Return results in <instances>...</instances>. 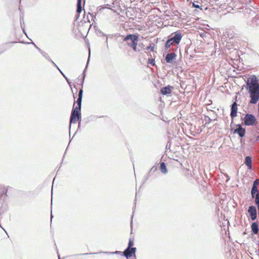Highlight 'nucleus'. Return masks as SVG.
I'll return each instance as SVG.
<instances>
[{
	"mask_svg": "<svg viewBox=\"0 0 259 259\" xmlns=\"http://www.w3.org/2000/svg\"><path fill=\"white\" fill-rule=\"evenodd\" d=\"M154 59H151L149 60V63L151 64L152 65L154 66L155 65L154 63Z\"/></svg>",
	"mask_w": 259,
	"mask_h": 259,
	"instance_id": "cd10ccee",
	"label": "nucleus"
},
{
	"mask_svg": "<svg viewBox=\"0 0 259 259\" xmlns=\"http://www.w3.org/2000/svg\"><path fill=\"white\" fill-rule=\"evenodd\" d=\"M81 118V110L73 108L70 118V126H71V123H75L77 121H79V127L80 124Z\"/></svg>",
	"mask_w": 259,
	"mask_h": 259,
	"instance_id": "7ed1b4c3",
	"label": "nucleus"
},
{
	"mask_svg": "<svg viewBox=\"0 0 259 259\" xmlns=\"http://www.w3.org/2000/svg\"><path fill=\"white\" fill-rule=\"evenodd\" d=\"M243 120L244 124L246 126L254 125L257 124L256 119L252 114H246Z\"/></svg>",
	"mask_w": 259,
	"mask_h": 259,
	"instance_id": "20e7f679",
	"label": "nucleus"
},
{
	"mask_svg": "<svg viewBox=\"0 0 259 259\" xmlns=\"http://www.w3.org/2000/svg\"><path fill=\"white\" fill-rule=\"evenodd\" d=\"M58 257H59V258H58V259H60V255H59V254H58Z\"/></svg>",
	"mask_w": 259,
	"mask_h": 259,
	"instance_id": "a18cd8bd",
	"label": "nucleus"
},
{
	"mask_svg": "<svg viewBox=\"0 0 259 259\" xmlns=\"http://www.w3.org/2000/svg\"><path fill=\"white\" fill-rule=\"evenodd\" d=\"M137 248L136 247L130 248L127 247V248L122 252V254L126 258H128L132 256L136 257V252Z\"/></svg>",
	"mask_w": 259,
	"mask_h": 259,
	"instance_id": "423d86ee",
	"label": "nucleus"
},
{
	"mask_svg": "<svg viewBox=\"0 0 259 259\" xmlns=\"http://www.w3.org/2000/svg\"><path fill=\"white\" fill-rule=\"evenodd\" d=\"M65 79L66 80L67 82H68V83L69 84V85L71 87V84H70V82L69 80V79L67 78V77H65Z\"/></svg>",
	"mask_w": 259,
	"mask_h": 259,
	"instance_id": "72a5a7b5",
	"label": "nucleus"
},
{
	"mask_svg": "<svg viewBox=\"0 0 259 259\" xmlns=\"http://www.w3.org/2000/svg\"><path fill=\"white\" fill-rule=\"evenodd\" d=\"M43 57H44L46 59H47L48 61H51V59L50 58L49 56L47 53L45 52L44 51H42L40 53Z\"/></svg>",
	"mask_w": 259,
	"mask_h": 259,
	"instance_id": "5701e85b",
	"label": "nucleus"
},
{
	"mask_svg": "<svg viewBox=\"0 0 259 259\" xmlns=\"http://www.w3.org/2000/svg\"><path fill=\"white\" fill-rule=\"evenodd\" d=\"M7 190L5 188H2L0 189V197L2 196L5 193L6 194Z\"/></svg>",
	"mask_w": 259,
	"mask_h": 259,
	"instance_id": "393cba45",
	"label": "nucleus"
},
{
	"mask_svg": "<svg viewBox=\"0 0 259 259\" xmlns=\"http://www.w3.org/2000/svg\"><path fill=\"white\" fill-rule=\"evenodd\" d=\"M177 55L175 53H168L165 56L166 62L168 63H172L173 60L175 59Z\"/></svg>",
	"mask_w": 259,
	"mask_h": 259,
	"instance_id": "9b49d317",
	"label": "nucleus"
},
{
	"mask_svg": "<svg viewBox=\"0 0 259 259\" xmlns=\"http://www.w3.org/2000/svg\"><path fill=\"white\" fill-rule=\"evenodd\" d=\"M172 87L168 85L161 89L160 93L163 95H168L171 94Z\"/></svg>",
	"mask_w": 259,
	"mask_h": 259,
	"instance_id": "9d476101",
	"label": "nucleus"
},
{
	"mask_svg": "<svg viewBox=\"0 0 259 259\" xmlns=\"http://www.w3.org/2000/svg\"><path fill=\"white\" fill-rule=\"evenodd\" d=\"M230 116L232 120L237 116L238 105L236 101L234 102L230 106Z\"/></svg>",
	"mask_w": 259,
	"mask_h": 259,
	"instance_id": "6e6552de",
	"label": "nucleus"
},
{
	"mask_svg": "<svg viewBox=\"0 0 259 259\" xmlns=\"http://www.w3.org/2000/svg\"><path fill=\"white\" fill-rule=\"evenodd\" d=\"M89 253H82V254H80L79 255H87Z\"/></svg>",
	"mask_w": 259,
	"mask_h": 259,
	"instance_id": "37998d69",
	"label": "nucleus"
},
{
	"mask_svg": "<svg viewBox=\"0 0 259 259\" xmlns=\"http://www.w3.org/2000/svg\"><path fill=\"white\" fill-rule=\"evenodd\" d=\"M37 50L41 53L43 51L41 50L39 48L37 49Z\"/></svg>",
	"mask_w": 259,
	"mask_h": 259,
	"instance_id": "79ce46f5",
	"label": "nucleus"
},
{
	"mask_svg": "<svg viewBox=\"0 0 259 259\" xmlns=\"http://www.w3.org/2000/svg\"><path fill=\"white\" fill-rule=\"evenodd\" d=\"M236 126L237 127V128H243V127H242V125H241V124H237V125H236Z\"/></svg>",
	"mask_w": 259,
	"mask_h": 259,
	"instance_id": "7c9ffc66",
	"label": "nucleus"
},
{
	"mask_svg": "<svg viewBox=\"0 0 259 259\" xmlns=\"http://www.w3.org/2000/svg\"><path fill=\"white\" fill-rule=\"evenodd\" d=\"M100 253H103L104 254H120L122 252L120 251H115L114 252H108V251L100 252Z\"/></svg>",
	"mask_w": 259,
	"mask_h": 259,
	"instance_id": "4be33fe9",
	"label": "nucleus"
},
{
	"mask_svg": "<svg viewBox=\"0 0 259 259\" xmlns=\"http://www.w3.org/2000/svg\"><path fill=\"white\" fill-rule=\"evenodd\" d=\"M174 45V43L171 41V40L168 38L167 40L166 41L165 45V48L166 50H168L170 48L171 46Z\"/></svg>",
	"mask_w": 259,
	"mask_h": 259,
	"instance_id": "aec40b11",
	"label": "nucleus"
},
{
	"mask_svg": "<svg viewBox=\"0 0 259 259\" xmlns=\"http://www.w3.org/2000/svg\"><path fill=\"white\" fill-rule=\"evenodd\" d=\"M82 95H83V90H82V88H81L79 90V91L78 93V98L76 102L77 103V106L75 107H74V105H73V108L81 110ZM74 105H75V103H74Z\"/></svg>",
	"mask_w": 259,
	"mask_h": 259,
	"instance_id": "1a4fd4ad",
	"label": "nucleus"
},
{
	"mask_svg": "<svg viewBox=\"0 0 259 259\" xmlns=\"http://www.w3.org/2000/svg\"><path fill=\"white\" fill-rule=\"evenodd\" d=\"M225 176H226V177L227 178V182L229 181L230 180V178L228 176V175H225Z\"/></svg>",
	"mask_w": 259,
	"mask_h": 259,
	"instance_id": "e433bc0d",
	"label": "nucleus"
},
{
	"mask_svg": "<svg viewBox=\"0 0 259 259\" xmlns=\"http://www.w3.org/2000/svg\"><path fill=\"white\" fill-rule=\"evenodd\" d=\"M126 42L127 45L128 46V44L131 43V41H125Z\"/></svg>",
	"mask_w": 259,
	"mask_h": 259,
	"instance_id": "58836bf2",
	"label": "nucleus"
},
{
	"mask_svg": "<svg viewBox=\"0 0 259 259\" xmlns=\"http://www.w3.org/2000/svg\"><path fill=\"white\" fill-rule=\"evenodd\" d=\"M193 7L194 8H200V6L199 5H196V4H195L194 3H193Z\"/></svg>",
	"mask_w": 259,
	"mask_h": 259,
	"instance_id": "473e14b6",
	"label": "nucleus"
},
{
	"mask_svg": "<svg viewBox=\"0 0 259 259\" xmlns=\"http://www.w3.org/2000/svg\"><path fill=\"white\" fill-rule=\"evenodd\" d=\"M255 204L256 205L257 208L259 210V202H257V203H255Z\"/></svg>",
	"mask_w": 259,
	"mask_h": 259,
	"instance_id": "4c0bfd02",
	"label": "nucleus"
},
{
	"mask_svg": "<svg viewBox=\"0 0 259 259\" xmlns=\"http://www.w3.org/2000/svg\"><path fill=\"white\" fill-rule=\"evenodd\" d=\"M60 73L64 78L67 77L62 71H60Z\"/></svg>",
	"mask_w": 259,
	"mask_h": 259,
	"instance_id": "c9c22d12",
	"label": "nucleus"
},
{
	"mask_svg": "<svg viewBox=\"0 0 259 259\" xmlns=\"http://www.w3.org/2000/svg\"><path fill=\"white\" fill-rule=\"evenodd\" d=\"M123 41H131V43L128 44V47H132L133 50L137 52L139 51L137 50V44L138 41V34H127L123 39Z\"/></svg>",
	"mask_w": 259,
	"mask_h": 259,
	"instance_id": "f03ea898",
	"label": "nucleus"
},
{
	"mask_svg": "<svg viewBox=\"0 0 259 259\" xmlns=\"http://www.w3.org/2000/svg\"><path fill=\"white\" fill-rule=\"evenodd\" d=\"M160 170L162 174H165L167 172L166 165L164 162L160 163Z\"/></svg>",
	"mask_w": 259,
	"mask_h": 259,
	"instance_id": "a211bd4d",
	"label": "nucleus"
},
{
	"mask_svg": "<svg viewBox=\"0 0 259 259\" xmlns=\"http://www.w3.org/2000/svg\"><path fill=\"white\" fill-rule=\"evenodd\" d=\"M22 23L24 24V20H23V15H20L21 27V28H22V29L23 30V32L26 35V33L25 32V31L24 30V26H23Z\"/></svg>",
	"mask_w": 259,
	"mask_h": 259,
	"instance_id": "412c9836",
	"label": "nucleus"
},
{
	"mask_svg": "<svg viewBox=\"0 0 259 259\" xmlns=\"http://www.w3.org/2000/svg\"><path fill=\"white\" fill-rule=\"evenodd\" d=\"M245 164L247 166L248 169L252 168V158L249 156H247L245 158Z\"/></svg>",
	"mask_w": 259,
	"mask_h": 259,
	"instance_id": "f8f14e48",
	"label": "nucleus"
},
{
	"mask_svg": "<svg viewBox=\"0 0 259 259\" xmlns=\"http://www.w3.org/2000/svg\"><path fill=\"white\" fill-rule=\"evenodd\" d=\"M60 72L61 71L59 67L57 65V66H55Z\"/></svg>",
	"mask_w": 259,
	"mask_h": 259,
	"instance_id": "a19ab883",
	"label": "nucleus"
},
{
	"mask_svg": "<svg viewBox=\"0 0 259 259\" xmlns=\"http://www.w3.org/2000/svg\"><path fill=\"white\" fill-rule=\"evenodd\" d=\"M90 57V49H89V58H88V61L87 64L86 65L85 68V69H84V70H83V71L82 72L83 77H82V81H81V84H80V85H81L82 88H83V82H84L85 75V71H86V69L87 68V67H88V64H89V61Z\"/></svg>",
	"mask_w": 259,
	"mask_h": 259,
	"instance_id": "dca6fc26",
	"label": "nucleus"
},
{
	"mask_svg": "<svg viewBox=\"0 0 259 259\" xmlns=\"http://www.w3.org/2000/svg\"><path fill=\"white\" fill-rule=\"evenodd\" d=\"M60 72L61 71L59 67L57 65V66H55Z\"/></svg>",
	"mask_w": 259,
	"mask_h": 259,
	"instance_id": "ea45409f",
	"label": "nucleus"
},
{
	"mask_svg": "<svg viewBox=\"0 0 259 259\" xmlns=\"http://www.w3.org/2000/svg\"><path fill=\"white\" fill-rule=\"evenodd\" d=\"M259 184V179H256L253 183L252 187L251 189V191H258L257 185Z\"/></svg>",
	"mask_w": 259,
	"mask_h": 259,
	"instance_id": "f3484780",
	"label": "nucleus"
},
{
	"mask_svg": "<svg viewBox=\"0 0 259 259\" xmlns=\"http://www.w3.org/2000/svg\"><path fill=\"white\" fill-rule=\"evenodd\" d=\"M156 170V168L154 166H153L151 169H150V171H155V170Z\"/></svg>",
	"mask_w": 259,
	"mask_h": 259,
	"instance_id": "2f4dec72",
	"label": "nucleus"
},
{
	"mask_svg": "<svg viewBox=\"0 0 259 259\" xmlns=\"http://www.w3.org/2000/svg\"><path fill=\"white\" fill-rule=\"evenodd\" d=\"M204 120L206 121V122H205L206 124L210 123L212 121V120L208 116H205L204 117Z\"/></svg>",
	"mask_w": 259,
	"mask_h": 259,
	"instance_id": "a878e982",
	"label": "nucleus"
},
{
	"mask_svg": "<svg viewBox=\"0 0 259 259\" xmlns=\"http://www.w3.org/2000/svg\"><path fill=\"white\" fill-rule=\"evenodd\" d=\"M146 49L147 50H150L151 51H153V50H154V45H153V46H151L150 45V46L147 47Z\"/></svg>",
	"mask_w": 259,
	"mask_h": 259,
	"instance_id": "bb28decb",
	"label": "nucleus"
},
{
	"mask_svg": "<svg viewBox=\"0 0 259 259\" xmlns=\"http://www.w3.org/2000/svg\"><path fill=\"white\" fill-rule=\"evenodd\" d=\"M133 215L132 216V221H131V230H132V227H133ZM132 232V231H131V233Z\"/></svg>",
	"mask_w": 259,
	"mask_h": 259,
	"instance_id": "c756f323",
	"label": "nucleus"
},
{
	"mask_svg": "<svg viewBox=\"0 0 259 259\" xmlns=\"http://www.w3.org/2000/svg\"><path fill=\"white\" fill-rule=\"evenodd\" d=\"M168 38L174 45H179L182 39V35L181 32L177 31L171 33Z\"/></svg>",
	"mask_w": 259,
	"mask_h": 259,
	"instance_id": "39448f33",
	"label": "nucleus"
},
{
	"mask_svg": "<svg viewBox=\"0 0 259 259\" xmlns=\"http://www.w3.org/2000/svg\"><path fill=\"white\" fill-rule=\"evenodd\" d=\"M107 41H108V38H106V42H107Z\"/></svg>",
	"mask_w": 259,
	"mask_h": 259,
	"instance_id": "49530a36",
	"label": "nucleus"
},
{
	"mask_svg": "<svg viewBox=\"0 0 259 259\" xmlns=\"http://www.w3.org/2000/svg\"><path fill=\"white\" fill-rule=\"evenodd\" d=\"M97 253L96 252H95V253H91V254H97Z\"/></svg>",
	"mask_w": 259,
	"mask_h": 259,
	"instance_id": "de8ad7c7",
	"label": "nucleus"
},
{
	"mask_svg": "<svg viewBox=\"0 0 259 259\" xmlns=\"http://www.w3.org/2000/svg\"><path fill=\"white\" fill-rule=\"evenodd\" d=\"M256 140H259V136L257 137Z\"/></svg>",
	"mask_w": 259,
	"mask_h": 259,
	"instance_id": "c03bdc74",
	"label": "nucleus"
},
{
	"mask_svg": "<svg viewBox=\"0 0 259 259\" xmlns=\"http://www.w3.org/2000/svg\"><path fill=\"white\" fill-rule=\"evenodd\" d=\"M81 3V0H77L76 12L77 14H79L82 11Z\"/></svg>",
	"mask_w": 259,
	"mask_h": 259,
	"instance_id": "6ab92c4d",
	"label": "nucleus"
},
{
	"mask_svg": "<svg viewBox=\"0 0 259 259\" xmlns=\"http://www.w3.org/2000/svg\"><path fill=\"white\" fill-rule=\"evenodd\" d=\"M52 218H53V215H52V214H51V220L52 219Z\"/></svg>",
	"mask_w": 259,
	"mask_h": 259,
	"instance_id": "09e8293b",
	"label": "nucleus"
},
{
	"mask_svg": "<svg viewBox=\"0 0 259 259\" xmlns=\"http://www.w3.org/2000/svg\"><path fill=\"white\" fill-rule=\"evenodd\" d=\"M246 88L250 95L249 103L252 104H256L259 100V83L258 79L255 75H253L248 78Z\"/></svg>",
	"mask_w": 259,
	"mask_h": 259,
	"instance_id": "f257e3e1",
	"label": "nucleus"
},
{
	"mask_svg": "<svg viewBox=\"0 0 259 259\" xmlns=\"http://www.w3.org/2000/svg\"><path fill=\"white\" fill-rule=\"evenodd\" d=\"M251 198L254 199V203L259 202V192L258 191H251Z\"/></svg>",
	"mask_w": 259,
	"mask_h": 259,
	"instance_id": "ddd939ff",
	"label": "nucleus"
},
{
	"mask_svg": "<svg viewBox=\"0 0 259 259\" xmlns=\"http://www.w3.org/2000/svg\"><path fill=\"white\" fill-rule=\"evenodd\" d=\"M248 212L252 221H254L257 218V209L254 205L249 206L248 209Z\"/></svg>",
	"mask_w": 259,
	"mask_h": 259,
	"instance_id": "0eeeda50",
	"label": "nucleus"
},
{
	"mask_svg": "<svg viewBox=\"0 0 259 259\" xmlns=\"http://www.w3.org/2000/svg\"><path fill=\"white\" fill-rule=\"evenodd\" d=\"M134 245V238L132 239L131 238L129 239L128 244L127 247L133 248Z\"/></svg>",
	"mask_w": 259,
	"mask_h": 259,
	"instance_id": "b1692460",
	"label": "nucleus"
},
{
	"mask_svg": "<svg viewBox=\"0 0 259 259\" xmlns=\"http://www.w3.org/2000/svg\"><path fill=\"white\" fill-rule=\"evenodd\" d=\"M251 231L253 233V234H258L259 231L258 223L257 222L252 223L251 225Z\"/></svg>",
	"mask_w": 259,
	"mask_h": 259,
	"instance_id": "2eb2a0df",
	"label": "nucleus"
},
{
	"mask_svg": "<svg viewBox=\"0 0 259 259\" xmlns=\"http://www.w3.org/2000/svg\"><path fill=\"white\" fill-rule=\"evenodd\" d=\"M233 133L237 134L240 138H243L245 136V129L244 128H236Z\"/></svg>",
	"mask_w": 259,
	"mask_h": 259,
	"instance_id": "4468645a",
	"label": "nucleus"
},
{
	"mask_svg": "<svg viewBox=\"0 0 259 259\" xmlns=\"http://www.w3.org/2000/svg\"><path fill=\"white\" fill-rule=\"evenodd\" d=\"M50 62L52 63V64L54 66H57V65L55 64V63L51 59V61H49Z\"/></svg>",
	"mask_w": 259,
	"mask_h": 259,
	"instance_id": "f704fd0d",
	"label": "nucleus"
},
{
	"mask_svg": "<svg viewBox=\"0 0 259 259\" xmlns=\"http://www.w3.org/2000/svg\"><path fill=\"white\" fill-rule=\"evenodd\" d=\"M30 44L34 45V47L37 50L39 48L33 42H31Z\"/></svg>",
	"mask_w": 259,
	"mask_h": 259,
	"instance_id": "c85d7f7f",
	"label": "nucleus"
}]
</instances>
